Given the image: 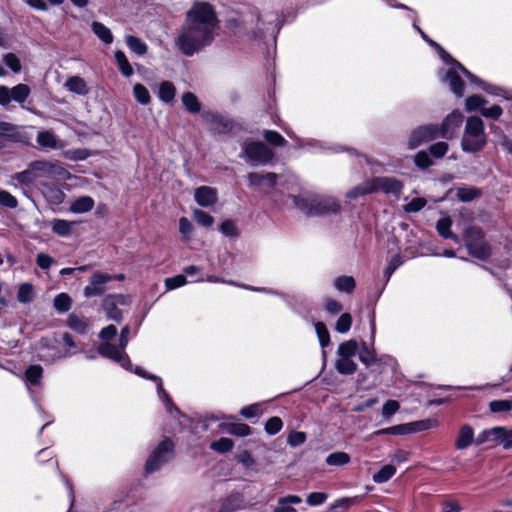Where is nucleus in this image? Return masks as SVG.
Instances as JSON below:
<instances>
[{"instance_id": "nucleus-28", "label": "nucleus", "mask_w": 512, "mask_h": 512, "mask_svg": "<svg viewBox=\"0 0 512 512\" xmlns=\"http://www.w3.org/2000/svg\"><path fill=\"white\" fill-rule=\"evenodd\" d=\"M74 224V222H69L64 219H54L51 222V228L57 235L68 236L71 233Z\"/></svg>"}, {"instance_id": "nucleus-51", "label": "nucleus", "mask_w": 512, "mask_h": 512, "mask_svg": "<svg viewBox=\"0 0 512 512\" xmlns=\"http://www.w3.org/2000/svg\"><path fill=\"white\" fill-rule=\"evenodd\" d=\"M195 221L204 227H211L214 223V218L203 210L195 209L193 211Z\"/></svg>"}, {"instance_id": "nucleus-22", "label": "nucleus", "mask_w": 512, "mask_h": 512, "mask_svg": "<svg viewBox=\"0 0 512 512\" xmlns=\"http://www.w3.org/2000/svg\"><path fill=\"white\" fill-rule=\"evenodd\" d=\"M37 143L46 148L57 149L63 145L56 135L51 131H42L37 135Z\"/></svg>"}, {"instance_id": "nucleus-35", "label": "nucleus", "mask_w": 512, "mask_h": 512, "mask_svg": "<svg viewBox=\"0 0 512 512\" xmlns=\"http://www.w3.org/2000/svg\"><path fill=\"white\" fill-rule=\"evenodd\" d=\"M93 32L106 44H110L113 41V36L109 28L104 24L94 21L92 23Z\"/></svg>"}, {"instance_id": "nucleus-19", "label": "nucleus", "mask_w": 512, "mask_h": 512, "mask_svg": "<svg viewBox=\"0 0 512 512\" xmlns=\"http://www.w3.org/2000/svg\"><path fill=\"white\" fill-rule=\"evenodd\" d=\"M66 323L69 328L79 334H85L90 327L88 320L84 316L75 313L69 314Z\"/></svg>"}, {"instance_id": "nucleus-38", "label": "nucleus", "mask_w": 512, "mask_h": 512, "mask_svg": "<svg viewBox=\"0 0 512 512\" xmlns=\"http://www.w3.org/2000/svg\"><path fill=\"white\" fill-rule=\"evenodd\" d=\"M126 44L129 47V49L137 55H144L147 52V45L136 36H127Z\"/></svg>"}, {"instance_id": "nucleus-29", "label": "nucleus", "mask_w": 512, "mask_h": 512, "mask_svg": "<svg viewBox=\"0 0 512 512\" xmlns=\"http://www.w3.org/2000/svg\"><path fill=\"white\" fill-rule=\"evenodd\" d=\"M334 286L340 292L351 293L355 289L356 283L351 276H340L334 280Z\"/></svg>"}, {"instance_id": "nucleus-15", "label": "nucleus", "mask_w": 512, "mask_h": 512, "mask_svg": "<svg viewBox=\"0 0 512 512\" xmlns=\"http://www.w3.org/2000/svg\"><path fill=\"white\" fill-rule=\"evenodd\" d=\"M194 199L202 207L213 206L218 201L217 189L210 186H201L195 190Z\"/></svg>"}, {"instance_id": "nucleus-20", "label": "nucleus", "mask_w": 512, "mask_h": 512, "mask_svg": "<svg viewBox=\"0 0 512 512\" xmlns=\"http://www.w3.org/2000/svg\"><path fill=\"white\" fill-rule=\"evenodd\" d=\"M474 439V431L469 425H463L455 442V446L459 450L469 447Z\"/></svg>"}, {"instance_id": "nucleus-56", "label": "nucleus", "mask_w": 512, "mask_h": 512, "mask_svg": "<svg viewBox=\"0 0 512 512\" xmlns=\"http://www.w3.org/2000/svg\"><path fill=\"white\" fill-rule=\"evenodd\" d=\"M283 426V422L279 417H271L267 420L265 424V430L268 434L274 435L278 433Z\"/></svg>"}, {"instance_id": "nucleus-58", "label": "nucleus", "mask_w": 512, "mask_h": 512, "mask_svg": "<svg viewBox=\"0 0 512 512\" xmlns=\"http://www.w3.org/2000/svg\"><path fill=\"white\" fill-rule=\"evenodd\" d=\"M486 104V100L479 95H472L466 99V110L474 111Z\"/></svg>"}, {"instance_id": "nucleus-61", "label": "nucleus", "mask_w": 512, "mask_h": 512, "mask_svg": "<svg viewBox=\"0 0 512 512\" xmlns=\"http://www.w3.org/2000/svg\"><path fill=\"white\" fill-rule=\"evenodd\" d=\"M0 204L8 208H16L18 201L11 193L0 190Z\"/></svg>"}, {"instance_id": "nucleus-14", "label": "nucleus", "mask_w": 512, "mask_h": 512, "mask_svg": "<svg viewBox=\"0 0 512 512\" xmlns=\"http://www.w3.org/2000/svg\"><path fill=\"white\" fill-rule=\"evenodd\" d=\"M462 114L459 111H453L442 122L439 127L440 136L443 138H452L454 131L461 125Z\"/></svg>"}, {"instance_id": "nucleus-17", "label": "nucleus", "mask_w": 512, "mask_h": 512, "mask_svg": "<svg viewBox=\"0 0 512 512\" xmlns=\"http://www.w3.org/2000/svg\"><path fill=\"white\" fill-rule=\"evenodd\" d=\"M505 427H494L479 434L476 443L483 444L490 442L492 445H502Z\"/></svg>"}, {"instance_id": "nucleus-34", "label": "nucleus", "mask_w": 512, "mask_h": 512, "mask_svg": "<svg viewBox=\"0 0 512 512\" xmlns=\"http://www.w3.org/2000/svg\"><path fill=\"white\" fill-rule=\"evenodd\" d=\"M396 473V467L387 464L383 466L376 474L373 475V481L375 483H385L391 479Z\"/></svg>"}, {"instance_id": "nucleus-32", "label": "nucleus", "mask_w": 512, "mask_h": 512, "mask_svg": "<svg viewBox=\"0 0 512 512\" xmlns=\"http://www.w3.org/2000/svg\"><path fill=\"white\" fill-rule=\"evenodd\" d=\"M103 307H104L109 319H112L117 322L121 321L122 312H121V310H119L116 307V305L113 301V298L111 296H108L104 299Z\"/></svg>"}, {"instance_id": "nucleus-53", "label": "nucleus", "mask_w": 512, "mask_h": 512, "mask_svg": "<svg viewBox=\"0 0 512 512\" xmlns=\"http://www.w3.org/2000/svg\"><path fill=\"white\" fill-rule=\"evenodd\" d=\"M458 198L463 202H469L480 196V191L475 188H460L457 191Z\"/></svg>"}, {"instance_id": "nucleus-63", "label": "nucleus", "mask_w": 512, "mask_h": 512, "mask_svg": "<svg viewBox=\"0 0 512 512\" xmlns=\"http://www.w3.org/2000/svg\"><path fill=\"white\" fill-rule=\"evenodd\" d=\"M426 205L424 198H414L404 206L406 212H418Z\"/></svg>"}, {"instance_id": "nucleus-7", "label": "nucleus", "mask_w": 512, "mask_h": 512, "mask_svg": "<svg viewBox=\"0 0 512 512\" xmlns=\"http://www.w3.org/2000/svg\"><path fill=\"white\" fill-rule=\"evenodd\" d=\"M440 136L439 127L437 125H423L412 131L409 140V149H415L422 143L431 141Z\"/></svg>"}, {"instance_id": "nucleus-52", "label": "nucleus", "mask_w": 512, "mask_h": 512, "mask_svg": "<svg viewBox=\"0 0 512 512\" xmlns=\"http://www.w3.org/2000/svg\"><path fill=\"white\" fill-rule=\"evenodd\" d=\"M352 324V317L349 313H343L336 322V331L339 333H346L350 330Z\"/></svg>"}, {"instance_id": "nucleus-27", "label": "nucleus", "mask_w": 512, "mask_h": 512, "mask_svg": "<svg viewBox=\"0 0 512 512\" xmlns=\"http://www.w3.org/2000/svg\"><path fill=\"white\" fill-rule=\"evenodd\" d=\"M372 181L371 179L364 181L363 183L355 186L351 190L347 192V197L351 199H356L358 197L364 196L366 194L374 193Z\"/></svg>"}, {"instance_id": "nucleus-8", "label": "nucleus", "mask_w": 512, "mask_h": 512, "mask_svg": "<svg viewBox=\"0 0 512 512\" xmlns=\"http://www.w3.org/2000/svg\"><path fill=\"white\" fill-rule=\"evenodd\" d=\"M30 88L26 84H18L13 88L7 86H0V105L7 106L11 100L18 103H23L30 95Z\"/></svg>"}, {"instance_id": "nucleus-9", "label": "nucleus", "mask_w": 512, "mask_h": 512, "mask_svg": "<svg viewBox=\"0 0 512 512\" xmlns=\"http://www.w3.org/2000/svg\"><path fill=\"white\" fill-rule=\"evenodd\" d=\"M98 352L103 357L119 362L126 369H129L131 366V362L125 353V349L122 348L120 344L115 346L109 342H104L98 347Z\"/></svg>"}, {"instance_id": "nucleus-36", "label": "nucleus", "mask_w": 512, "mask_h": 512, "mask_svg": "<svg viewBox=\"0 0 512 512\" xmlns=\"http://www.w3.org/2000/svg\"><path fill=\"white\" fill-rule=\"evenodd\" d=\"M242 499L240 495H229L221 504L220 512H233L241 507Z\"/></svg>"}, {"instance_id": "nucleus-48", "label": "nucleus", "mask_w": 512, "mask_h": 512, "mask_svg": "<svg viewBox=\"0 0 512 512\" xmlns=\"http://www.w3.org/2000/svg\"><path fill=\"white\" fill-rule=\"evenodd\" d=\"M489 409L493 413L509 412L512 410V400H493L489 403Z\"/></svg>"}, {"instance_id": "nucleus-1", "label": "nucleus", "mask_w": 512, "mask_h": 512, "mask_svg": "<svg viewBox=\"0 0 512 512\" xmlns=\"http://www.w3.org/2000/svg\"><path fill=\"white\" fill-rule=\"evenodd\" d=\"M218 28L219 20L213 6L196 2L186 12L174 40L175 47L181 54L191 57L213 42Z\"/></svg>"}, {"instance_id": "nucleus-10", "label": "nucleus", "mask_w": 512, "mask_h": 512, "mask_svg": "<svg viewBox=\"0 0 512 512\" xmlns=\"http://www.w3.org/2000/svg\"><path fill=\"white\" fill-rule=\"evenodd\" d=\"M202 118L214 133H229L233 128V123L230 120L213 112H204Z\"/></svg>"}, {"instance_id": "nucleus-54", "label": "nucleus", "mask_w": 512, "mask_h": 512, "mask_svg": "<svg viewBox=\"0 0 512 512\" xmlns=\"http://www.w3.org/2000/svg\"><path fill=\"white\" fill-rule=\"evenodd\" d=\"M228 432L235 436L244 437L250 435L252 430L245 423H235L229 426Z\"/></svg>"}, {"instance_id": "nucleus-41", "label": "nucleus", "mask_w": 512, "mask_h": 512, "mask_svg": "<svg viewBox=\"0 0 512 512\" xmlns=\"http://www.w3.org/2000/svg\"><path fill=\"white\" fill-rule=\"evenodd\" d=\"M263 137L270 145L275 147H282L287 144L286 139L274 130H264Z\"/></svg>"}, {"instance_id": "nucleus-24", "label": "nucleus", "mask_w": 512, "mask_h": 512, "mask_svg": "<svg viewBox=\"0 0 512 512\" xmlns=\"http://www.w3.org/2000/svg\"><path fill=\"white\" fill-rule=\"evenodd\" d=\"M316 198L310 196H296L294 197V203L297 208L308 215H314V206H315Z\"/></svg>"}, {"instance_id": "nucleus-12", "label": "nucleus", "mask_w": 512, "mask_h": 512, "mask_svg": "<svg viewBox=\"0 0 512 512\" xmlns=\"http://www.w3.org/2000/svg\"><path fill=\"white\" fill-rule=\"evenodd\" d=\"M374 192L382 191L387 194H399L403 188L401 181L394 177H374L371 179Z\"/></svg>"}, {"instance_id": "nucleus-42", "label": "nucleus", "mask_w": 512, "mask_h": 512, "mask_svg": "<svg viewBox=\"0 0 512 512\" xmlns=\"http://www.w3.org/2000/svg\"><path fill=\"white\" fill-rule=\"evenodd\" d=\"M43 368L40 365H31L25 372L26 380L32 385L40 384Z\"/></svg>"}, {"instance_id": "nucleus-11", "label": "nucleus", "mask_w": 512, "mask_h": 512, "mask_svg": "<svg viewBox=\"0 0 512 512\" xmlns=\"http://www.w3.org/2000/svg\"><path fill=\"white\" fill-rule=\"evenodd\" d=\"M31 168L36 171H41L46 175L58 177L60 179H69L71 176L64 167L56 162L35 161L31 163Z\"/></svg>"}, {"instance_id": "nucleus-5", "label": "nucleus", "mask_w": 512, "mask_h": 512, "mask_svg": "<svg viewBox=\"0 0 512 512\" xmlns=\"http://www.w3.org/2000/svg\"><path fill=\"white\" fill-rule=\"evenodd\" d=\"M465 246L470 255L478 259H487L491 252L490 247L485 242L480 228L470 226L464 231Z\"/></svg>"}, {"instance_id": "nucleus-13", "label": "nucleus", "mask_w": 512, "mask_h": 512, "mask_svg": "<svg viewBox=\"0 0 512 512\" xmlns=\"http://www.w3.org/2000/svg\"><path fill=\"white\" fill-rule=\"evenodd\" d=\"M112 280V276L101 272H96L90 277V283L84 288L86 297L101 296L105 289L104 284Z\"/></svg>"}, {"instance_id": "nucleus-18", "label": "nucleus", "mask_w": 512, "mask_h": 512, "mask_svg": "<svg viewBox=\"0 0 512 512\" xmlns=\"http://www.w3.org/2000/svg\"><path fill=\"white\" fill-rule=\"evenodd\" d=\"M314 207L315 215L337 213L340 209L339 203L333 198H316Z\"/></svg>"}, {"instance_id": "nucleus-39", "label": "nucleus", "mask_w": 512, "mask_h": 512, "mask_svg": "<svg viewBox=\"0 0 512 512\" xmlns=\"http://www.w3.org/2000/svg\"><path fill=\"white\" fill-rule=\"evenodd\" d=\"M17 127L9 122L0 121V149L4 146V139H13L16 136Z\"/></svg>"}, {"instance_id": "nucleus-21", "label": "nucleus", "mask_w": 512, "mask_h": 512, "mask_svg": "<svg viewBox=\"0 0 512 512\" xmlns=\"http://www.w3.org/2000/svg\"><path fill=\"white\" fill-rule=\"evenodd\" d=\"M444 81L448 82L450 89L453 91V93L456 96H458V97L463 96L464 82L462 81L461 77L454 70L450 69L446 72Z\"/></svg>"}, {"instance_id": "nucleus-26", "label": "nucleus", "mask_w": 512, "mask_h": 512, "mask_svg": "<svg viewBox=\"0 0 512 512\" xmlns=\"http://www.w3.org/2000/svg\"><path fill=\"white\" fill-rule=\"evenodd\" d=\"M452 221L450 218H442L437 221L436 229L440 236L446 239H453L455 242H459L458 236L453 234L450 230Z\"/></svg>"}, {"instance_id": "nucleus-3", "label": "nucleus", "mask_w": 512, "mask_h": 512, "mask_svg": "<svg viewBox=\"0 0 512 512\" xmlns=\"http://www.w3.org/2000/svg\"><path fill=\"white\" fill-rule=\"evenodd\" d=\"M62 341L64 348L62 350H57L55 349V344L57 343L56 338L41 339L39 342L41 357L47 361L55 362L59 359L74 355L76 353L77 344L73 337L69 333L65 332L62 335Z\"/></svg>"}, {"instance_id": "nucleus-47", "label": "nucleus", "mask_w": 512, "mask_h": 512, "mask_svg": "<svg viewBox=\"0 0 512 512\" xmlns=\"http://www.w3.org/2000/svg\"><path fill=\"white\" fill-rule=\"evenodd\" d=\"M359 359L366 366L373 364L376 360L374 350L369 348L365 342H363L361 345V349L359 351Z\"/></svg>"}, {"instance_id": "nucleus-55", "label": "nucleus", "mask_w": 512, "mask_h": 512, "mask_svg": "<svg viewBox=\"0 0 512 512\" xmlns=\"http://www.w3.org/2000/svg\"><path fill=\"white\" fill-rule=\"evenodd\" d=\"M3 61L14 73H19L22 69L20 60L14 53L5 54Z\"/></svg>"}, {"instance_id": "nucleus-59", "label": "nucleus", "mask_w": 512, "mask_h": 512, "mask_svg": "<svg viewBox=\"0 0 512 512\" xmlns=\"http://www.w3.org/2000/svg\"><path fill=\"white\" fill-rule=\"evenodd\" d=\"M415 165L421 169L430 167L433 162L425 151H419L414 157Z\"/></svg>"}, {"instance_id": "nucleus-44", "label": "nucleus", "mask_w": 512, "mask_h": 512, "mask_svg": "<svg viewBox=\"0 0 512 512\" xmlns=\"http://www.w3.org/2000/svg\"><path fill=\"white\" fill-rule=\"evenodd\" d=\"M350 461V456L346 452H334L327 456L326 463L330 466H342Z\"/></svg>"}, {"instance_id": "nucleus-4", "label": "nucleus", "mask_w": 512, "mask_h": 512, "mask_svg": "<svg viewBox=\"0 0 512 512\" xmlns=\"http://www.w3.org/2000/svg\"><path fill=\"white\" fill-rule=\"evenodd\" d=\"M174 457V443L171 439L165 438L155 449L149 454L145 471L148 474L158 471L162 466L167 464Z\"/></svg>"}, {"instance_id": "nucleus-62", "label": "nucleus", "mask_w": 512, "mask_h": 512, "mask_svg": "<svg viewBox=\"0 0 512 512\" xmlns=\"http://www.w3.org/2000/svg\"><path fill=\"white\" fill-rule=\"evenodd\" d=\"M186 282L187 280L184 275H176L174 277L167 278L165 280V285L168 290H172L185 285Z\"/></svg>"}, {"instance_id": "nucleus-46", "label": "nucleus", "mask_w": 512, "mask_h": 512, "mask_svg": "<svg viewBox=\"0 0 512 512\" xmlns=\"http://www.w3.org/2000/svg\"><path fill=\"white\" fill-rule=\"evenodd\" d=\"M135 99L142 105H147L151 101V97L147 88L142 84H135L133 88Z\"/></svg>"}, {"instance_id": "nucleus-23", "label": "nucleus", "mask_w": 512, "mask_h": 512, "mask_svg": "<svg viewBox=\"0 0 512 512\" xmlns=\"http://www.w3.org/2000/svg\"><path fill=\"white\" fill-rule=\"evenodd\" d=\"M94 207V200L90 196H83L76 199L70 206L73 213H86Z\"/></svg>"}, {"instance_id": "nucleus-57", "label": "nucleus", "mask_w": 512, "mask_h": 512, "mask_svg": "<svg viewBox=\"0 0 512 512\" xmlns=\"http://www.w3.org/2000/svg\"><path fill=\"white\" fill-rule=\"evenodd\" d=\"M448 144L446 142H437L429 147V152L435 158H442L448 151Z\"/></svg>"}, {"instance_id": "nucleus-45", "label": "nucleus", "mask_w": 512, "mask_h": 512, "mask_svg": "<svg viewBox=\"0 0 512 512\" xmlns=\"http://www.w3.org/2000/svg\"><path fill=\"white\" fill-rule=\"evenodd\" d=\"M437 426V421L433 419H425L421 421H416L412 423H408L409 433L420 432L424 430H428Z\"/></svg>"}, {"instance_id": "nucleus-49", "label": "nucleus", "mask_w": 512, "mask_h": 512, "mask_svg": "<svg viewBox=\"0 0 512 512\" xmlns=\"http://www.w3.org/2000/svg\"><path fill=\"white\" fill-rule=\"evenodd\" d=\"M234 446V442L230 438L222 437L217 441L211 443L210 447L212 450L225 453L230 451Z\"/></svg>"}, {"instance_id": "nucleus-2", "label": "nucleus", "mask_w": 512, "mask_h": 512, "mask_svg": "<svg viewBox=\"0 0 512 512\" xmlns=\"http://www.w3.org/2000/svg\"><path fill=\"white\" fill-rule=\"evenodd\" d=\"M486 143L487 137L483 121L476 116L469 117L461 139L463 151L469 153L479 152L485 147Z\"/></svg>"}, {"instance_id": "nucleus-40", "label": "nucleus", "mask_w": 512, "mask_h": 512, "mask_svg": "<svg viewBox=\"0 0 512 512\" xmlns=\"http://www.w3.org/2000/svg\"><path fill=\"white\" fill-rule=\"evenodd\" d=\"M72 305L71 297L66 293H60L54 298V308L59 313H64L70 310Z\"/></svg>"}, {"instance_id": "nucleus-6", "label": "nucleus", "mask_w": 512, "mask_h": 512, "mask_svg": "<svg viewBox=\"0 0 512 512\" xmlns=\"http://www.w3.org/2000/svg\"><path fill=\"white\" fill-rule=\"evenodd\" d=\"M243 155L252 165H266L274 158V152L261 141H248L242 144Z\"/></svg>"}, {"instance_id": "nucleus-50", "label": "nucleus", "mask_w": 512, "mask_h": 512, "mask_svg": "<svg viewBox=\"0 0 512 512\" xmlns=\"http://www.w3.org/2000/svg\"><path fill=\"white\" fill-rule=\"evenodd\" d=\"M17 298L21 303H29L33 300V287L29 283L22 284L17 293Z\"/></svg>"}, {"instance_id": "nucleus-43", "label": "nucleus", "mask_w": 512, "mask_h": 512, "mask_svg": "<svg viewBox=\"0 0 512 512\" xmlns=\"http://www.w3.org/2000/svg\"><path fill=\"white\" fill-rule=\"evenodd\" d=\"M115 59L122 74L125 77H130L133 74V68L130 65L125 54L122 51H116Z\"/></svg>"}, {"instance_id": "nucleus-31", "label": "nucleus", "mask_w": 512, "mask_h": 512, "mask_svg": "<svg viewBox=\"0 0 512 512\" xmlns=\"http://www.w3.org/2000/svg\"><path fill=\"white\" fill-rule=\"evenodd\" d=\"M182 103L184 107L191 113H198L201 110V103L196 95L192 92H185L182 95Z\"/></svg>"}, {"instance_id": "nucleus-30", "label": "nucleus", "mask_w": 512, "mask_h": 512, "mask_svg": "<svg viewBox=\"0 0 512 512\" xmlns=\"http://www.w3.org/2000/svg\"><path fill=\"white\" fill-rule=\"evenodd\" d=\"M65 87L77 94H86L87 92L85 81L79 76L69 77L65 82Z\"/></svg>"}, {"instance_id": "nucleus-64", "label": "nucleus", "mask_w": 512, "mask_h": 512, "mask_svg": "<svg viewBox=\"0 0 512 512\" xmlns=\"http://www.w3.org/2000/svg\"><path fill=\"white\" fill-rule=\"evenodd\" d=\"M400 408V405L395 400H388L382 408V415L386 418H389L394 413H396Z\"/></svg>"}, {"instance_id": "nucleus-33", "label": "nucleus", "mask_w": 512, "mask_h": 512, "mask_svg": "<svg viewBox=\"0 0 512 512\" xmlns=\"http://www.w3.org/2000/svg\"><path fill=\"white\" fill-rule=\"evenodd\" d=\"M176 89L172 82L163 81L159 87V98L163 102H171L175 97Z\"/></svg>"}, {"instance_id": "nucleus-60", "label": "nucleus", "mask_w": 512, "mask_h": 512, "mask_svg": "<svg viewBox=\"0 0 512 512\" xmlns=\"http://www.w3.org/2000/svg\"><path fill=\"white\" fill-rule=\"evenodd\" d=\"M315 329H316V332L319 337V341H320L321 345L327 346L329 344L330 337H329V332H328L325 324L322 322H317L315 324Z\"/></svg>"}, {"instance_id": "nucleus-16", "label": "nucleus", "mask_w": 512, "mask_h": 512, "mask_svg": "<svg viewBox=\"0 0 512 512\" xmlns=\"http://www.w3.org/2000/svg\"><path fill=\"white\" fill-rule=\"evenodd\" d=\"M247 179L250 186L260 187L261 185L265 184L269 188H274L278 179V175L273 172H250L247 175Z\"/></svg>"}, {"instance_id": "nucleus-37", "label": "nucleus", "mask_w": 512, "mask_h": 512, "mask_svg": "<svg viewBox=\"0 0 512 512\" xmlns=\"http://www.w3.org/2000/svg\"><path fill=\"white\" fill-rule=\"evenodd\" d=\"M358 351V343L355 340H348L339 345L337 354L339 357L352 358Z\"/></svg>"}, {"instance_id": "nucleus-25", "label": "nucleus", "mask_w": 512, "mask_h": 512, "mask_svg": "<svg viewBox=\"0 0 512 512\" xmlns=\"http://www.w3.org/2000/svg\"><path fill=\"white\" fill-rule=\"evenodd\" d=\"M335 368L340 374L351 375L356 371L357 364L351 358L338 356Z\"/></svg>"}]
</instances>
